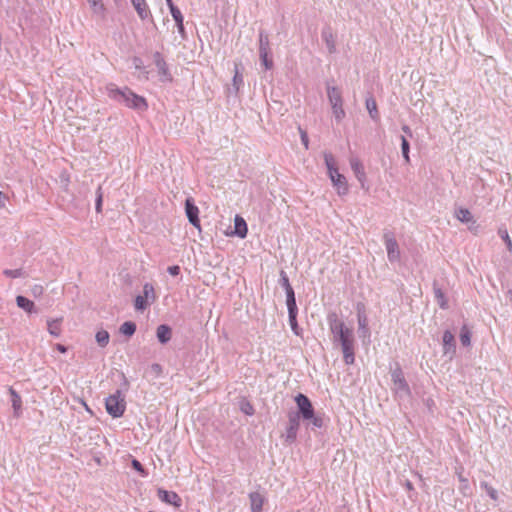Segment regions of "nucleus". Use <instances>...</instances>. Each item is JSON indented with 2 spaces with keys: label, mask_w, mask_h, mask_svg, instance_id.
Instances as JSON below:
<instances>
[{
  "label": "nucleus",
  "mask_w": 512,
  "mask_h": 512,
  "mask_svg": "<svg viewBox=\"0 0 512 512\" xmlns=\"http://www.w3.org/2000/svg\"><path fill=\"white\" fill-rule=\"evenodd\" d=\"M385 247L387 250V257L390 262H396L400 260V249L392 232H385L383 235Z\"/></svg>",
  "instance_id": "8"
},
{
  "label": "nucleus",
  "mask_w": 512,
  "mask_h": 512,
  "mask_svg": "<svg viewBox=\"0 0 512 512\" xmlns=\"http://www.w3.org/2000/svg\"><path fill=\"white\" fill-rule=\"evenodd\" d=\"M131 1H132V4H133L138 16L142 20L147 19L151 15L149 7L146 3V0H131Z\"/></svg>",
  "instance_id": "21"
},
{
  "label": "nucleus",
  "mask_w": 512,
  "mask_h": 512,
  "mask_svg": "<svg viewBox=\"0 0 512 512\" xmlns=\"http://www.w3.org/2000/svg\"><path fill=\"white\" fill-rule=\"evenodd\" d=\"M242 83H243V76L239 72L238 65L236 64L235 65V74L233 77V86L236 89V91L239 90V87H240V85H242Z\"/></svg>",
  "instance_id": "42"
},
{
  "label": "nucleus",
  "mask_w": 512,
  "mask_h": 512,
  "mask_svg": "<svg viewBox=\"0 0 512 512\" xmlns=\"http://www.w3.org/2000/svg\"><path fill=\"white\" fill-rule=\"evenodd\" d=\"M166 3H167V5H168V7H169V8H171V7H174V6H175V5H174V3H173V0H166Z\"/></svg>",
  "instance_id": "57"
},
{
  "label": "nucleus",
  "mask_w": 512,
  "mask_h": 512,
  "mask_svg": "<svg viewBox=\"0 0 512 512\" xmlns=\"http://www.w3.org/2000/svg\"><path fill=\"white\" fill-rule=\"evenodd\" d=\"M169 10H170V13L176 23V26H177L178 32L181 35V38L183 40H185L187 38V35H186L185 28H184V23H183L184 17L182 15L181 11L179 10V8L177 6L171 7V8H169Z\"/></svg>",
  "instance_id": "17"
},
{
  "label": "nucleus",
  "mask_w": 512,
  "mask_h": 512,
  "mask_svg": "<svg viewBox=\"0 0 512 512\" xmlns=\"http://www.w3.org/2000/svg\"><path fill=\"white\" fill-rule=\"evenodd\" d=\"M106 410L114 418L121 417L126 409L125 395L120 389L106 399Z\"/></svg>",
  "instance_id": "4"
},
{
  "label": "nucleus",
  "mask_w": 512,
  "mask_h": 512,
  "mask_svg": "<svg viewBox=\"0 0 512 512\" xmlns=\"http://www.w3.org/2000/svg\"><path fill=\"white\" fill-rule=\"evenodd\" d=\"M404 486L406 487V489H407L408 491H413V490H414L413 484H412V483H411V481H409V480H406V481H405Z\"/></svg>",
  "instance_id": "53"
},
{
  "label": "nucleus",
  "mask_w": 512,
  "mask_h": 512,
  "mask_svg": "<svg viewBox=\"0 0 512 512\" xmlns=\"http://www.w3.org/2000/svg\"><path fill=\"white\" fill-rule=\"evenodd\" d=\"M294 400L297 405L295 415H298L306 423L307 427L311 426V429L314 430L324 426L323 415L315 412L311 400L305 394L298 393Z\"/></svg>",
  "instance_id": "2"
},
{
  "label": "nucleus",
  "mask_w": 512,
  "mask_h": 512,
  "mask_svg": "<svg viewBox=\"0 0 512 512\" xmlns=\"http://www.w3.org/2000/svg\"><path fill=\"white\" fill-rule=\"evenodd\" d=\"M259 51H271L269 36L264 30L259 32Z\"/></svg>",
  "instance_id": "32"
},
{
  "label": "nucleus",
  "mask_w": 512,
  "mask_h": 512,
  "mask_svg": "<svg viewBox=\"0 0 512 512\" xmlns=\"http://www.w3.org/2000/svg\"><path fill=\"white\" fill-rule=\"evenodd\" d=\"M154 63L158 69V73L165 78V80H172L171 74L169 73L168 65L164 60L160 52L153 54Z\"/></svg>",
  "instance_id": "16"
},
{
  "label": "nucleus",
  "mask_w": 512,
  "mask_h": 512,
  "mask_svg": "<svg viewBox=\"0 0 512 512\" xmlns=\"http://www.w3.org/2000/svg\"><path fill=\"white\" fill-rule=\"evenodd\" d=\"M433 292L435 299L441 309H447L448 308V301L445 297L444 292L440 287L437 286L436 282L433 284Z\"/></svg>",
  "instance_id": "26"
},
{
  "label": "nucleus",
  "mask_w": 512,
  "mask_h": 512,
  "mask_svg": "<svg viewBox=\"0 0 512 512\" xmlns=\"http://www.w3.org/2000/svg\"><path fill=\"white\" fill-rule=\"evenodd\" d=\"M134 62H135V67L136 68H140V64L139 63H141V60L139 58H135Z\"/></svg>",
  "instance_id": "56"
},
{
  "label": "nucleus",
  "mask_w": 512,
  "mask_h": 512,
  "mask_svg": "<svg viewBox=\"0 0 512 512\" xmlns=\"http://www.w3.org/2000/svg\"><path fill=\"white\" fill-rule=\"evenodd\" d=\"M287 308H288V317H289L290 326H291L292 330L296 334H298V332H297V328H298V323H297L298 308H297V304H294V306H287Z\"/></svg>",
  "instance_id": "27"
},
{
  "label": "nucleus",
  "mask_w": 512,
  "mask_h": 512,
  "mask_svg": "<svg viewBox=\"0 0 512 512\" xmlns=\"http://www.w3.org/2000/svg\"><path fill=\"white\" fill-rule=\"evenodd\" d=\"M350 165L355 177L360 182L361 188L368 190V187L365 186L366 173L361 161L358 158H351Z\"/></svg>",
  "instance_id": "14"
},
{
  "label": "nucleus",
  "mask_w": 512,
  "mask_h": 512,
  "mask_svg": "<svg viewBox=\"0 0 512 512\" xmlns=\"http://www.w3.org/2000/svg\"><path fill=\"white\" fill-rule=\"evenodd\" d=\"M400 140H401L402 156H403L405 162L408 164V163H410V156H409L410 144L405 136H401Z\"/></svg>",
  "instance_id": "36"
},
{
  "label": "nucleus",
  "mask_w": 512,
  "mask_h": 512,
  "mask_svg": "<svg viewBox=\"0 0 512 512\" xmlns=\"http://www.w3.org/2000/svg\"><path fill=\"white\" fill-rule=\"evenodd\" d=\"M391 380L397 393H402L406 396L411 395V389L399 364H396L395 369L391 371Z\"/></svg>",
  "instance_id": "7"
},
{
  "label": "nucleus",
  "mask_w": 512,
  "mask_h": 512,
  "mask_svg": "<svg viewBox=\"0 0 512 512\" xmlns=\"http://www.w3.org/2000/svg\"><path fill=\"white\" fill-rule=\"evenodd\" d=\"M300 418L295 415V412L288 414V426L286 428L285 441L292 444L296 441L298 429L300 426Z\"/></svg>",
  "instance_id": "9"
},
{
  "label": "nucleus",
  "mask_w": 512,
  "mask_h": 512,
  "mask_svg": "<svg viewBox=\"0 0 512 512\" xmlns=\"http://www.w3.org/2000/svg\"><path fill=\"white\" fill-rule=\"evenodd\" d=\"M508 294L510 295V298H511V301H512V290H509Z\"/></svg>",
  "instance_id": "60"
},
{
  "label": "nucleus",
  "mask_w": 512,
  "mask_h": 512,
  "mask_svg": "<svg viewBox=\"0 0 512 512\" xmlns=\"http://www.w3.org/2000/svg\"><path fill=\"white\" fill-rule=\"evenodd\" d=\"M96 341L101 347H105L109 343V333L106 330H100L96 333Z\"/></svg>",
  "instance_id": "37"
},
{
  "label": "nucleus",
  "mask_w": 512,
  "mask_h": 512,
  "mask_svg": "<svg viewBox=\"0 0 512 512\" xmlns=\"http://www.w3.org/2000/svg\"><path fill=\"white\" fill-rule=\"evenodd\" d=\"M123 378H124V385L126 386V390L128 389V381L126 379V377L123 375Z\"/></svg>",
  "instance_id": "58"
},
{
  "label": "nucleus",
  "mask_w": 512,
  "mask_h": 512,
  "mask_svg": "<svg viewBox=\"0 0 512 512\" xmlns=\"http://www.w3.org/2000/svg\"><path fill=\"white\" fill-rule=\"evenodd\" d=\"M5 200H6V196L0 192V208H3L5 206Z\"/></svg>",
  "instance_id": "54"
},
{
  "label": "nucleus",
  "mask_w": 512,
  "mask_h": 512,
  "mask_svg": "<svg viewBox=\"0 0 512 512\" xmlns=\"http://www.w3.org/2000/svg\"><path fill=\"white\" fill-rule=\"evenodd\" d=\"M357 322H358V333L362 339L363 344L370 343L371 331L369 328V320L366 314L365 305L363 303H357Z\"/></svg>",
  "instance_id": "6"
},
{
  "label": "nucleus",
  "mask_w": 512,
  "mask_h": 512,
  "mask_svg": "<svg viewBox=\"0 0 512 512\" xmlns=\"http://www.w3.org/2000/svg\"><path fill=\"white\" fill-rule=\"evenodd\" d=\"M279 284L284 288L286 292L287 306H294V304H296L295 292L290 284L288 275L284 270L280 271Z\"/></svg>",
  "instance_id": "11"
},
{
  "label": "nucleus",
  "mask_w": 512,
  "mask_h": 512,
  "mask_svg": "<svg viewBox=\"0 0 512 512\" xmlns=\"http://www.w3.org/2000/svg\"><path fill=\"white\" fill-rule=\"evenodd\" d=\"M329 330L332 334V343L339 346L343 353L345 364L352 365L355 362V336L352 328L338 317L335 312H331L327 316Z\"/></svg>",
  "instance_id": "1"
},
{
  "label": "nucleus",
  "mask_w": 512,
  "mask_h": 512,
  "mask_svg": "<svg viewBox=\"0 0 512 512\" xmlns=\"http://www.w3.org/2000/svg\"><path fill=\"white\" fill-rule=\"evenodd\" d=\"M442 344L444 355H449L450 358H452V356L456 353V340L454 334L451 331H444Z\"/></svg>",
  "instance_id": "13"
},
{
  "label": "nucleus",
  "mask_w": 512,
  "mask_h": 512,
  "mask_svg": "<svg viewBox=\"0 0 512 512\" xmlns=\"http://www.w3.org/2000/svg\"><path fill=\"white\" fill-rule=\"evenodd\" d=\"M300 136H301V142L304 145L306 149L309 147V138L307 135V132L301 128H299Z\"/></svg>",
  "instance_id": "48"
},
{
  "label": "nucleus",
  "mask_w": 512,
  "mask_h": 512,
  "mask_svg": "<svg viewBox=\"0 0 512 512\" xmlns=\"http://www.w3.org/2000/svg\"><path fill=\"white\" fill-rule=\"evenodd\" d=\"M240 409L246 415H253L255 412L253 405L249 401H242Z\"/></svg>",
  "instance_id": "45"
},
{
  "label": "nucleus",
  "mask_w": 512,
  "mask_h": 512,
  "mask_svg": "<svg viewBox=\"0 0 512 512\" xmlns=\"http://www.w3.org/2000/svg\"><path fill=\"white\" fill-rule=\"evenodd\" d=\"M402 131L408 136V137H412L413 136V133H412V130L411 128L408 126V125H403L401 127Z\"/></svg>",
  "instance_id": "52"
},
{
  "label": "nucleus",
  "mask_w": 512,
  "mask_h": 512,
  "mask_svg": "<svg viewBox=\"0 0 512 512\" xmlns=\"http://www.w3.org/2000/svg\"><path fill=\"white\" fill-rule=\"evenodd\" d=\"M324 160H325V165L328 170V175L333 174L334 173L333 171H338V168L336 166V160L331 153L324 152Z\"/></svg>",
  "instance_id": "31"
},
{
  "label": "nucleus",
  "mask_w": 512,
  "mask_h": 512,
  "mask_svg": "<svg viewBox=\"0 0 512 512\" xmlns=\"http://www.w3.org/2000/svg\"><path fill=\"white\" fill-rule=\"evenodd\" d=\"M500 237L504 240L506 243L507 249L509 252H512V241L509 237V234L506 229H499L498 231Z\"/></svg>",
  "instance_id": "43"
},
{
  "label": "nucleus",
  "mask_w": 512,
  "mask_h": 512,
  "mask_svg": "<svg viewBox=\"0 0 512 512\" xmlns=\"http://www.w3.org/2000/svg\"><path fill=\"white\" fill-rule=\"evenodd\" d=\"M234 234L237 235L240 238H245L248 232L247 224L245 220L240 217L236 216L234 221Z\"/></svg>",
  "instance_id": "23"
},
{
  "label": "nucleus",
  "mask_w": 512,
  "mask_h": 512,
  "mask_svg": "<svg viewBox=\"0 0 512 512\" xmlns=\"http://www.w3.org/2000/svg\"><path fill=\"white\" fill-rule=\"evenodd\" d=\"M158 497L161 501L179 507L181 505V498L173 491H167L159 488L157 491Z\"/></svg>",
  "instance_id": "15"
},
{
  "label": "nucleus",
  "mask_w": 512,
  "mask_h": 512,
  "mask_svg": "<svg viewBox=\"0 0 512 512\" xmlns=\"http://www.w3.org/2000/svg\"><path fill=\"white\" fill-rule=\"evenodd\" d=\"M136 328L133 321H126L120 326V332L127 337H131L136 332Z\"/></svg>",
  "instance_id": "33"
},
{
  "label": "nucleus",
  "mask_w": 512,
  "mask_h": 512,
  "mask_svg": "<svg viewBox=\"0 0 512 512\" xmlns=\"http://www.w3.org/2000/svg\"><path fill=\"white\" fill-rule=\"evenodd\" d=\"M9 394L11 396L12 407L16 416L19 415V411L22 407V400L20 395L12 388H9Z\"/></svg>",
  "instance_id": "28"
},
{
  "label": "nucleus",
  "mask_w": 512,
  "mask_h": 512,
  "mask_svg": "<svg viewBox=\"0 0 512 512\" xmlns=\"http://www.w3.org/2000/svg\"><path fill=\"white\" fill-rule=\"evenodd\" d=\"M463 471V468L460 467V468H457L456 469V474H457V477H458V480L460 482V487L459 489L462 491V493L465 495L466 494V491L469 489V481L468 479L463 475L462 473Z\"/></svg>",
  "instance_id": "34"
},
{
  "label": "nucleus",
  "mask_w": 512,
  "mask_h": 512,
  "mask_svg": "<svg viewBox=\"0 0 512 512\" xmlns=\"http://www.w3.org/2000/svg\"><path fill=\"white\" fill-rule=\"evenodd\" d=\"M333 174H329V178L336 188L338 195L343 196L348 193V183L344 175L340 174L339 171H333Z\"/></svg>",
  "instance_id": "12"
},
{
  "label": "nucleus",
  "mask_w": 512,
  "mask_h": 512,
  "mask_svg": "<svg viewBox=\"0 0 512 512\" xmlns=\"http://www.w3.org/2000/svg\"><path fill=\"white\" fill-rule=\"evenodd\" d=\"M150 371L155 375V377H159L162 374V366L158 363H154L150 367Z\"/></svg>",
  "instance_id": "50"
},
{
  "label": "nucleus",
  "mask_w": 512,
  "mask_h": 512,
  "mask_svg": "<svg viewBox=\"0 0 512 512\" xmlns=\"http://www.w3.org/2000/svg\"><path fill=\"white\" fill-rule=\"evenodd\" d=\"M185 213L190 224L200 230L199 209L195 205L194 199L192 197H188L185 200Z\"/></svg>",
  "instance_id": "10"
},
{
  "label": "nucleus",
  "mask_w": 512,
  "mask_h": 512,
  "mask_svg": "<svg viewBox=\"0 0 512 512\" xmlns=\"http://www.w3.org/2000/svg\"><path fill=\"white\" fill-rule=\"evenodd\" d=\"M107 91L111 99L125 104L129 108L144 111L148 107L146 100L142 96L135 94L128 87L120 89L115 84H110L107 86Z\"/></svg>",
  "instance_id": "3"
},
{
  "label": "nucleus",
  "mask_w": 512,
  "mask_h": 512,
  "mask_svg": "<svg viewBox=\"0 0 512 512\" xmlns=\"http://www.w3.org/2000/svg\"><path fill=\"white\" fill-rule=\"evenodd\" d=\"M327 95L332 107L333 115L337 122H340L345 117L341 91L339 88L327 84Z\"/></svg>",
  "instance_id": "5"
},
{
  "label": "nucleus",
  "mask_w": 512,
  "mask_h": 512,
  "mask_svg": "<svg viewBox=\"0 0 512 512\" xmlns=\"http://www.w3.org/2000/svg\"><path fill=\"white\" fill-rule=\"evenodd\" d=\"M102 202H103V192L102 187L98 186L96 190V200H95V209L98 213L102 211Z\"/></svg>",
  "instance_id": "41"
},
{
  "label": "nucleus",
  "mask_w": 512,
  "mask_h": 512,
  "mask_svg": "<svg viewBox=\"0 0 512 512\" xmlns=\"http://www.w3.org/2000/svg\"><path fill=\"white\" fill-rule=\"evenodd\" d=\"M481 487L486 490L487 494L491 497V499H493V500L497 499V491L493 487L488 485V483L482 482Z\"/></svg>",
  "instance_id": "47"
},
{
  "label": "nucleus",
  "mask_w": 512,
  "mask_h": 512,
  "mask_svg": "<svg viewBox=\"0 0 512 512\" xmlns=\"http://www.w3.org/2000/svg\"><path fill=\"white\" fill-rule=\"evenodd\" d=\"M460 342L463 346H469L471 342V333L466 325L461 328Z\"/></svg>",
  "instance_id": "38"
},
{
  "label": "nucleus",
  "mask_w": 512,
  "mask_h": 512,
  "mask_svg": "<svg viewBox=\"0 0 512 512\" xmlns=\"http://www.w3.org/2000/svg\"><path fill=\"white\" fill-rule=\"evenodd\" d=\"M271 51H259L261 64L266 70H271L274 66L273 59L270 57Z\"/></svg>",
  "instance_id": "30"
},
{
  "label": "nucleus",
  "mask_w": 512,
  "mask_h": 512,
  "mask_svg": "<svg viewBox=\"0 0 512 512\" xmlns=\"http://www.w3.org/2000/svg\"><path fill=\"white\" fill-rule=\"evenodd\" d=\"M143 295L147 298V300L150 299L152 302L155 301L156 296H155V291H154V287L152 284H150V283L144 284Z\"/></svg>",
  "instance_id": "40"
},
{
  "label": "nucleus",
  "mask_w": 512,
  "mask_h": 512,
  "mask_svg": "<svg viewBox=\"0 0 512 512\" xmlns=\"http://www.w3.org/2000/svg\"><path fill=\"white\" fill-rule=\"evenodd\" d=\"M455 217L462 223H472L473 225L475 224L474 217L467 208L460 207L456 209Z\"/></svg>",
  "instance_id": "24"
},
{
  "label": "nucleus",
  "mask_w": 512,
  "mask_h": 512,
  "mask_svg": "<svg viewBox=\"0 0 512 512\" xmlns=\"http://www.w3.org/2000/svg\"><path fill=\"white\" fill-rule=\"evenodd\" d=\"M251 512H262L265 503V497L259 492L249 494Z\"/></svg>",
  "instance_id": "18"
},
{
  "label": "nucleus",
  "mask_w": 512,
  "mask_h": 512,
  "mask_svg": "<svg viewBox=\"0 0 512 512\" xmlns=\"http://www.w3.org/2000/svg\"><path fill=\"white\" fill-rule=\"evenodd\" d=\"M476 229H477V226L475 228L469 227V230L474 231V232L476 231Z\"/></svg>",
  "instance_id": "59"
},
{
  "label": "nucleus",
  "mask_w": 512,
  "mask_h": 512,
  "mask_svg": "<svg viewBox=\"0 0 512 512\" xmlns=\"http://www.w3.org/2000/svg\"><path fill=\"white\" fill-rule=\"evenodd\" d=\"M156 336L161 344H166L170 341L172 336V329L166 324H161L157 327Z\"/></svg>",
  "instance_id": "20"
},
{
  "label": "nucleus",
  "mask_w": 512,
  "mask_h": 512,
  "mask_svg": "<svg viewBox=\"0 0 512 512\" xmlns=\"http://www.w3.org/2000/svg\"><path fill=\"white\" fill-rule=\"evenodd\" d=\"M322 39L326 44V47L328 49L329 53H335L336 52V42L334 39V35L332 33L331 28L327 27L322 30L321 33Z\"/></svg>",
  "instance_id": "19"
},
{
  "label": "nucleus",
  "mask_w": 512,
  "mask_h": 512,
  "mask_svg": "<svg viewBox=\"0 0 512 512\" xmlns=\"http://www.w3.org/2000/svg\"><path fill=\"white\" fill-rule=\"evenodd\" d=\"M167 271L171 276H178L180 274V266H178V265L169 266Z\"/></svg>",
  "instance_id": "51"
},
{
  "label": "nucleus",
  "mask_w": 512,
  "mask_h": 512,
  "mask_svg": "<svg viewBox=\"0 0 512 512\" xmlns=\"http://www.w3.org/2000/svg\"><path fill=\"white\" fill-rule=\"evenodd\" d=\"M131 464L133 469L139 472L141 476L146 477L148 475L144 466L137 459H133Z\"/></svg>",
  "instance_id": "46"
},
{
  "label": "nucleus",
  "mask_w": 512,
  "mask_h": 512,
  "mask_svg": "<svg viewBox=\"0 0 512 512\" xmlns=\"http://www.w3.org/2000/svg\"><path fill=\"white\" fill-rule=\"evenodd\" d=\"M94 14L103 16L105 7L102 0H87Z\"/></svg>",
  "instance_id": "35"
},
{
  "label": "nucleus",
  "mask_w": 512,
  "mask_h": 512,
  "mask_svg": "<svg viewBox=\"0 0 512 512\" xmlns=\"http://www.w3.org/2000/svg\"><path fill=\"white\" fill-rule=\"evenodd\" d=\"M366 108L369 112L370 117L377 121L379 119V113L377 109V103L374 98L370 97L366 99Z\"/></svg>",
  "instance_id": "29"
},
{
  "label": "nucleus",
  "mask_w": 512,
  "mask_h": 512,
  "mask_svg": "<svg viewBox=\"0 0 512 512\" xmlns=\"http://www.w3.org/2000/svg\"><path fill=\"white\" fill-rule=\"evenodd\" d=\"M44 292V288L42 285H34L32 288H31V294L34 296V297H40Z\"/></svg>",
  "instance_id": "49"
},
{
  "label": "nucleus",
  "mask_w": 512,
  "mask_h": 512,
  "mask_svg": "<svg viewBox=\"0 0 512 512\" xmlns=\"http://www.w3.org/2000/svg\"><path fill=\"white\" fill-rule=\"evenodd\" d=\"M56 349L60 351L61 353H65L67 351V347L62 344H57Z\"/></svg>",
  "instance_id": "55"
},
{
  "label": "nucleus",
  "mask_w": 512,
  "mask_h": 512,
  "mask_svg": "<svg viewBox=\"0 0 512 512\" xmlns=\"http://www.w3.org/2000/svg\"><path fill=\"white\" fill-rule=\"evenodd\" d=\"M4 275L11 278H20L24 276V272L22 269H6L4 270Z\"/></svg>",
  "instance_id": "44"
},
{
  "label": "nucleus",
  "mask_w": 512,
  "mask_h": 512,
  "mask_svg": "<svg viewBox=\"0 0 512 512\" xmlns=\"http://www.w3.org/2000/svg\"><path fill=\"white\" fill-rule=\"evenodd\" d=\"M134 305L136 310L143 311L148 306V300L144 295H137Z\"/></svg>",
  "instance_id": "39"
},
{
  "label": "nucleus",
  "mask_w": 512,
  "mask_h": 512,
  "mask_svg": "<svg viewBox=\"0 0 512 512\" xmlns=\"http://www.w3.org/2000/svg\"><path fill=\"white\" fill-rule=\"evenodd\" d=\"M62 321H63L62 317L55 318V319H48L47 320V329H48V332H49V334L51 336L59 337L61 335V332H62V329H61Z\"/></svg>",
  "instance_id": "22"
},
{
  "label": "nucleus",
  "mask_w": 512,
  "mask_h": 512,
  "mask_svg": "<svg viewBox=\"0 0 512 512\" xmlns=\"http://www.w3.org/2000/svg\"><path fill=\"white\" fill-rule=\"evenodd\" d=\"M16 303L19 308L25 310L28 313L36 311L34 302L22 295L16 297Z\"/></svg>",
  "instance_id": "25"
}]
</instances>
